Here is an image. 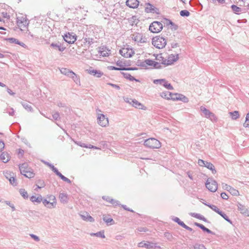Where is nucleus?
I'll return each instance as SVG.
<instances>
[{"label": "nucleus", "instance_id": "1", "mask_svg": "<svg viewBox=\"0 0 249 249\" xmlns=\"http://www.w3.org/2000/svg\"><path fill=\"white\" fill-rule=\"evenodd\" d=\"M178 59V54L177 53L170 52L163 55L162 54H158L156 57L157 61L164 65H170L177 61Z\"/></svg>", "mask_w": 249, "mask_h": 249}, {"label": "nucleus", "instance_id": "32", "mask_svg": "<svg viewBox=\"0 0 249 249\" xmlns=\"http://www.w3.org/2000/svg\"><path fill=\"white\" fill-rule=\"evenodd\" d=\"M171 94V92L168 91H163L161 93L160 96L162 98H163L166 100H170Z\"/></svg>", "mask_w": 249, "mask_h": 249}, {"label": "nucleus", "instance_id": "51", "mask_svg": "<svg viewBox=\"0 0 249 249\" xmlns=\"http://www.w3.org/2000/svg\"><path fill=\"white\" fill-rule=\"evenodd\" d=\"M107 84L115 89H120V87L117 85H115V84H111V83H108Z\"/></svg>", "mask_w": 249, "mask_h": 249}, {"label": "nucleus", "instance_id": "41", "mask_svg": "<svg viewBox=\"0 0 249 249\" xmlns=\"http://www.w3.org/2000/svg\"><path fill=\"white\" fill-rule=\"evenodd\" d=\"M230 114L232 118L234 120L237 119L239 117V112L237 111H235L233 112H231Z\"/></svg>", "mask_w": 249, "mask_h": 249}, {"label": "nucleus", "instance_id": "40", "mask_svg": "<svg viewBox=\"0 0 249 249\" xmlns=\"http://www.w3.org/2000/svg\"><path fill=\"white\" fill-rule=\"evenodd\" d=\"M231 7L233 11L236 14L241 12V8L235 5H232Z\"/></svg>", "mask_w": 249, "mask_h": 249}, {"label": "nucleus", "instance_id": "42", "mask_svg": "<svg viewBox=\"0 0 249 249\" xmlns=\"http://www.w3.org/2000/svg\"><path fill=\"white\" fill-rule=\"evenodd\" d=\"M111 70H134V69H133V68L126 69L125 67H111Z\"/></svg>", "mask_w": 249, "mask_h": 249}, {"label": "nucleus", "instance_id": "29", "mask_svg": "<svg viewBox=\"0 0 249 249\" xmlns=\"http://www.w3.org/2000/svg\"><path fill=\"white\" fill-rule=\"evenodd\" d=\"M0 159L2 162L6 163L10 160V156L7 153L3 152L0 156Z\"/></svg>", "mask_w": 249, "mask_h": 249}, {"label": "nucleus", "instance_id": "56", "mask_svg": "<svg viewBox=\"0 0 249 249\" xmlns=\"http://www.w3.org/2000/svg\"><path fill=\"white\" fill-rule=\"evenodd\" d=\"M122 62L121 61H118L116 63L117 66H118V67H124V66L121 64Z\"/></svg>", "mask_w": 249, "mask_h": 249}, {"label": "nucleus", "instance_id": "36", "mask_svg": "<svg viewBox=\"0 0 249 249\" xmlns=\"http://www.w3.org/2000/svg\"><path fill=\"white\" fill-rule=\"evenodd\" d=\"M175 221L178 223L179 225L181 226L182 227L185 228L186 229L189 230L191 229L190 228L186 225L183 222L181 221L178 218H176Z\"/></svg>", "mask_w": 249, "mask_h": 249}, {"label": "nucleus", "instance_id": "22", "mask_svg": "<svg viewBox=\"0 0 249 249\" xmlns=\"http://www.w3.org/2000/svg\"><path fill=\"white\" fill-rule=\"evenodd\" d=\"M110 50H109L108 48L106 47H103L100 48L99 51V54L102 56H108L110 54Z\"/></svg>", "mask_w": 249, "mask_h": 249}, {"label": "nucleus", "instance_id": "58", "mask_svg": "<svg viewBox=\"0 0 249 249\" xmlns=\"http://www.w3.org/2000/svg\"><path fill=\"white\" fill-rule=\"evenodd\" d=\"M14 176H12L10 174L6 173L5 177L9 180V178L10 177H13Z\"/></svg>", "mask_w": 249, "mask_h": 249}, {"label": "nucleus", "instance_id": "33", "mask_svg": "<svg viewBox=\"0 0 249 249\" xmlns=\"http://www.w3.org/2000/svg\"><path fill=\"white\" fill-rule=\"evenodd\" d=\"M84 43L85 45L89 46L93 43V39L92 38L86 37L84 39Z\"/></svg>", "mask_w": 249, "mask_h": 249}, {"label": "nucleus", "instance_id": "43", "mask_svg": "<svg viewBox=\"0 0 249 249\" xmlns=\"http://www.w3.org/2000/svg\"><path fill=\"white\" fill-rule=\"evenodd\" d=\"M9 181L10 183L13 185H16L17 184V180L14 176L10 177L9 178Z\"/></svg>", "mask_w": 249, "mask_h": 249}, {"label": "nucleus", "instance_id": "11", "mask_svg": "<svg viewBox=\"0 0 249 249\" xmlns=\"http://www.w3.org/2000/svg\"><path fill=\"white\" fill-rule=\"evenodd\" d=\"M64 40L69 44H73L77 39V36L73 33H67L63 36Z\"/></svg>", "mask_w": 249, "mask_h": 249}, {"label": "nucleus", "instance_id": "17", "mask_svg": "<svg viewBox=\"0 0 249 249\" xmlns=\"http://www.w3.org/2000/svg\"><path fill=\"white\" fill-rule=\"evenodd\" d=\"M158 9L153 5L146 3L145 4V12L147 13H158Z\"/></svg>", "mask_w": 249, "mask_h": 249}, {"label": "nucleus", "instance_id": "24", "mask_svg": "<svg viewBox=\"0 0 249 249\" xmlns=\"http://www.w3.org/2000/svg\"><path fill=\"white\" fill-rule=\"evenodd\" d=\"M201 110L204 114L205 117L207 118H210L211 119H212L213 118L215 119V116H214V115L213 113H211L209 110L207 109L206 108L204 107H201Z\"/></svg>", "mask_w": 249, "mask_h": 249}, {"label": "nucleus", "instance_id": "28", "mask_svg": "<svg viewBox=\"0 0 249 249\" xmlns=\"http://www.w3.org/2000/svg\"><path fill=\"white\" fill-rule=\"evenodd\" d=\"M82 219L87 221L93 222L94 219L88 213L84 212L81 215Z\"/></svg>", "mask_w": 249, "mask_h": 249}, {"label": "nucleus", "instance_id": "19", "mask_svg": "<svg viewBox=\"0 0 249 249\" xmlns=\"http://www.w3.org/2000/svg\"><path fill=\"white\" fill-rule=\"evenodd\" d=\"M126 5L131 8H136L139 5V1L138 0H127Z\"/></svg>", "mask_w": 249, "mask_h": 249}, {"label": "nucleus", "instance_id": "50", "mask_svg": "<svg viewBox=\"0 0 249 249\" xmlns=\"http://www.w3.org/2000/svg\"><path fill=\"white\" fill-rule=\"evenodd\" d=\"M221 196L223 199H228V196L225 193H222L221 194Z\"/></svg>", "mask_w": 249, "mask_h": 249}, {"label": "nucleus", "instance_id": "6", "mask_svg": "<svg viewBox=\"0 0 249 249\" xmlns=\"http://www.w3.org/2000/svg\"><path fill=\"white\" fill-rule=\"evenodd\" d=\"M160 63L159 61L155 62L150 59H146L142 63L141 66L147 69L159 68Z\"/></svg>", "mask_w": 249, "mask_h": 249}, {"label": "nucleus", "instance_id": "21", "mask_svg": "<svg viewBox=\"0 0 249 249\" xmlns=\"http://www.w3.org/2000/svg\"><path fill=\"white\" fill-rule=\"evenodd\" d=\"M132 38L133 40L137 42H144L142 36L140 33H136L132 35Z\"/></svg>", "mask_w": 249, "mask_h": 249}, {"label": "nucleus", "instance_id": "20", "mask_svg": "<svg viewBox=\"0 0 249 249\" xmlns=\"http://www.w3.org/2000/svg\"><path fill=\"white\" fill-rule=\"evenodd\" d=\"M138 246L140 248H145L148 249H152L155 247L154 244L149 242L142 241L139 243Z\"/></svg>", "mask_w": 249, "mask_h": 249}, {"label": "nucleus", "instance_id": "57", "mask_svg": "<svg viewBox=\"0 0 249 249\" xmlns=\"http://www.w3.org/2000/svg\"><path fill=\"white\" fill-rule=\"evenodd\" d=\"M104 220L107 223L110 222L113 220L112 219H111V218H108V219H106L105 217H104Z\"/></svg>", "mask_w": 249, "mask_h": 249}, {"label": "nucleus", "instance_id": "61", "mask_svg": "<svg viewBox=\"0 0 249 249\" xmlns=\"http://www.w3.org/2000/svg\"><path fill=\"white\" fill-rule=\"evenodd\" d=\"M193 215L195 217L199 218V215L198 214H194Z\"/></svg>", "mask_w": 249, "mask_h": 249}, {"label": "nucleus", "instance_id": "53", "mask_svg": "<svg viewBox=\"0 0 249 249\" xmlns=\"http://www.w3.org/2000/svg\"><path fill=\"white\" fill-rule=\"evenodd\" d=\"M2 16L3 18H5L9 19L10 18V16L9 15H8L7 13L6 12L2 13Z\"/></svg>", "mask_w": 249, "mask_h": 249}, {"label": "nucleus", "instance_id": "55", "mask_svg": "<svg viewBox=\"0 0 249 249\" xmlns=\"http://www.w3.org/2000/svg\"><path fill=\"white\" fill-rule=\"evenodd\" d=\"M31 236L35 240L37 241H38L39 240V238L35 235H34V234H31Z\"/></svg>", "mask_w": 249, "mask_h": 249}, {"label": "nucleus", "instance_id": "30", "mask_svg": "<svg viewBox=\"0 0 249 249\" xmlns=\"http://www.w3.org/2000/svg\"><path fill=\"white\" fill-rule=\"evenodd\" d=\"M61 71L62 73H64L66 75V74L68 75L69 74H70L71 76V77L73 79H74V78L75 77V78H77L78 79H79V78L76 75V74L72 71L67 70L66 69H63L62 70H61Z\"/></svg>", "mask_w": 249, "mask_h": 249}, {"label": "nucleus", "instance_id": "38", "mask_svg": "<svg viewBox=\"0 0 249 249\" xmlns=\"http://www.w3.org/2000/svg\"><path fill=\"white\" fill-rule=\"evenodd\" d=\"M51 46L53 47V48H57L58 50L59 51H60V52L64 51L65 50V48H66L64 47L59 46L57 44H54V43L51 44Z\"/></svg>", "mask_w": 249, "mask_h": 249}, {"label": "nucleus", "instance_id": "52", "mask_svg": "<svg viewBox=\"0 0 249 249\" xmlns=\"http://www.w3.org/2000/svg\"><path fill=\"white\" fill-rule=\"evenodd\" d=\"M4 143L2 142V141H0V151H2L3 148H4Z\"/></svg>", "mask_w": 249, "mask_h": 249}, {"label": "nucleus", "instance_id": "16", "mask_svg": "<svg viewBox=\"0 0 249 249\" xmlns=\"http://www.w3.org/2000/svg\"><path fill=\"white\" fill-rule=\"evenodd\" d=\"M187 98L182 94L178 93H171L170 100L173 101H185Z\"/></svg>", "mask_w": 249, "mask_h": 249}, {"label": "nucleus", "instance_id": "54", "mask_svg": "<svg viewBox=\"0 0 249 249\" xmlns=\"http://www.w3.org/2000/svg\"><path fill=\"white\" fill-rule=\"evenodd\" d=\"M196 249H206L205 246L203 245H199L196 247Z\"/></svg>", "mask_w": 249, "mask_h": 249}, {"label": "nucleus", "instance_id": "46", "mask_svg": "<svg viewBox=\"0 0 249 249\" xmlns=\"http://www.w3.org/2000/svg\"><path fill=\"white\" fill-rule=\"evenodd\" d=\"M180 15L182 17H188L189 16L190 13L187 10H182L180 12Z\"/></svg>", "mask_w": 249, "mask_h": 249}, {"label": "nucleus", "instance_id": "27", "mask_svg": "<svg viewBox=\"0 0 249 249\" xmlns=\"http://www.w3.org/2000/svg\"><path fill=\"white\" fill-rule=\"evenodd\" d=\"M31 201L33 203H40L41 201L43 202L42 196L40 195L37 196H33L30 197Z\"/></svg>", "mask_w": 249, "mask_h": 249}, {"label": "nucleus", "instance_id": "47", "mask_svg": "<svg viewBox=\"0 0 249 249\" xmlns=\"http://www.w3.org/2000/svg\"><path fill=\"white\" fill-rule=\"evenodd\" d=\"M218 214H220L222 217H223L226 220L230 221V220L228 219V216L226 214L222 213L221 211H220V213Z\"/></svg>", "mask_w": 249, "mask_h": 249}, {"label": "nucleus", "instance_id": "14", "mask_svg": "<svg viewBox=\"0 0 249 249\" xmlns=\"http://www.w3.org/2000/svg\"><path fill=\"white\" fill-rule=\"evenodd\" d=\"M98 123L99 125L103 127H106L108 124V120L107 118L103 114H100L98 116Z\"/></svg>", "mask_w": 249, "mask_h": 249}, {"label": "nucleus", "instance_id": "48", "mask_svg": "<svg viewBox=\"0 0 249 249\" xmlns=\"http://www.w3.org/2000/svg\"><path fill=\"white\" fill-rule=\"evenodd\" d=\"M18 155L19 157H22L24 154V150L21 149H18L17 150Z\"/></svg>", "mask_w": 249, "mask_h": 249}, {"label": "nucleus", "instance_id": "23", "mask_svg": "<svg viewBox=\"0 0 249 249\" xmlns=\"http://www.w3.org/2000/svg\"><path fill=\"white\" fill-rule=\"evenodd\" d=\"M130 104L136 108L144 110L146 109V107L136 100H133Z\"/></svg>", "mask_w": 249, "mask_h": 249}, {"label": "nucleus", "instance_id": "4", "mask_svg": "<svg viewBox=\"0 0 249 249\" xmlns=\"http://www.w3.org/2000/svg\"><path fill=\"white\" fill-rule=\"evenodd\" d=\"M152 44L154 47L158 49H162L167 44L166 40L160 36H157L153 38Z\"/></svg>", "mask_w": 249, "mask_h": 249}, {"label": "nucleus", "instance_id": "59", "mask_svg": "<svg viewBox=\"0 0 249 249\" xmlns=\"http://www.w3.org/2000/svg\"><path fill=\"white\" fill-rule=\"evenodd\" d=\"M187 174L188 175V177L189 178L191 179H193V176L191 175L190 173L189 172H187Z\"/></svg>", "mask_w": 249, "mask_h": 249}, {"label": "nucleus", "instance_id": "3", "mask_svg": "<svg viewBox=\"0 0 249 249\" xmlns=\"http://www.w3.org/2000/svg\"><path fill=\"white\" fill-rule=\"evenodd\" d=\"M19 168L21 174L28 178L34 177L35 173L33 170L29 167L27 163H23L19 165Z\"/></svg>", "mask_w": 249, "mask_h": 249}, {"label": "nucleus", "instance_id": "2", "mask_svg": "<svg viewBox=\"0 0 249 249\" xmlns=\"http://www.w3.org/2000/svg\"><path fill=\"white\" fill-rule=\"evenodd\" d=\"M119 53L122 56L126 58L132 57L135 54L134 49L127 44L124 45L120 49Z\"/></svg>", "mask_w": 249, "mask_h": 249}, {"label": "nucleus", "instance_id": "44", "mask_svg": "<svg viewBox=\"0 0 249 249\" xmlns=\"http://www.w3.org/2000/svg\"><path fill=\"white\" fill-rule=\"evenodd\" d=\"M244 126L245 127H249V112L247 114L246 121L244 124Z\"/></svg>", "mask_w": 249, "mask_h": 249}, {"label": "nucleus", "instance_id": "5", "mask_svg": "<svg viewBox=\"0 0 249 249\" xmlns=\"http://www.w3.org/2000/svg\"><path fill=\"white\" fill-rule=\"evenodd\" d=\"M144 145L150 148H159L161 143L159 141L154 138L148 139L145 141Z\"/></svg>", "mask_w": 249, "mask_h": 249}, {"label": "nucleus", "instance_id": "45", "mask_svg": "<svg viewBox=\"0 0 249 249\" xmlns=\"http://www.w3.org/2000/svg\"><path fill=\"white\" fill-rule=\"evenodd\" d=\"M91 235H96L97 236H100L102 238H105V236L104 235V231H100L99 232L96 233H91Z\"/></svg>", "mask_w": 249, "mask_h": 249}, {"label": "nucleus", "instance_id": "10", "mask_svg": "<svg viewBox=\"0 0 249 249\" xmlns=\"http://www.w3.org/2000/svg\"><path fill=\"white\" fill-rule=\"evenodd\" d=\"M206 187L211 192H215L218 188L216 181L212 178H208L206 183Z\"/></svg>", "mask_w": 249, "mask_h": 249}, {"label": "nucleus", "instance_id": "12", "mask_svg": "<svg viewBox=\"0 0 249 249\" xmlns=\"http://www.w3.org/2000/svg\"><path fill=\"white\" fill-rule=\"evenodd\" d=\"M198 164L200 166H205L211 170L213 174H215L216 173V171L214 168V165L211 162L205 161L202 160H198Z\"/></svg>", "mask_w": 249, "mask_h": 249}, {"label": "nucleus", "instance_id": "26", "mask_svg": "<svg viewBox=\"0 0 249 249\" xmlns=\"http://www.w3.org/2000/svg\"><path fill=\"white\" fill-rule=\"evenodd\" d=\"M52 169L56 173V174L57 176H58L63 181L69 183H71V180L69 178L62 175L59 172H58V171L53 166H52Z\"/></svg>", "mask_w": 249, "mask_h": 249}, {"label": "nucleus", "instance_id": "8", "mask_svg": "<svg viewBox=\"0 0 249 249\" xmlns=\"http://www.w3.org/2000/svg\"><path fill=\"white\" fill-rule=\"evenodd\" d=\"M43 203L46 207L50 208H53L56 203V198L54 196L50 195L43 200Z\"/></svg>", "mask_w": 249, "mask_h": 249}, {"label": "nucleus", "instance_id": "37", "mask_svg": "<svg viewBox=\"0 0 249 249\" xmlns=\"http://www.w3.org/2000/svg\"><path fill=\"white\" fill-rule=\"evenodd\" d=\"M6 40L9 41L11 43H16L22 46V45L16 38H8L5 39Z\"/></svg>", "mask_w": 249, "mask_h": 249}, {"label": "nucleus", "instance_id": "31", "mask_svg": "<svg viewBox=\"0 0 249 249\" xmlns=\"http://www.w3.org/2000/svg\"><path fill=\"white\" fill-rule=\"evenodd\" d=\"M59 198L62 203H66L68 200V195L64 193H61L59 195Z\"/></svg>", "mask_w": 249, "mask_h": 249}, {"label": "nucleus", "instance_id": "9", "mask_svg": "<svg viewBox=\"0 0 249 249\" xmlns=\"http://www.w3.org/2000/svg\"><path fill=\"white\" fill-rule=\"evenodd\" d=\"M162 24L161 22L154 21L150 24L149 29L152 33H158L162 30Z\"/></svg>", "mask_w": 249, "mask_h": 249}, {"label": "nucleus", "instance_id": "39", "mask_svg": "<svg viewBox=\"0 0 249 249\" xmlns=\"http://www.w3.org/2000/svg\"><path fill=\"white\" fill-rule=\"evenodd\" d=\"M20 195L24 198H28V195L27 191L24 189H21L19 190Z\"/></svg>", "mask_w": 249, "mask_h": 249}, {"label": "nucleus", "instance_id": "63", "mask_svg": "<svg viewBox=\"0 0 249 249\" xmlns=\"http://www.w3.org/2000/svg\"><path fill=\"white\" fill-rule=\"evenodd\" d=\"M0 30H5V28H4L3 27H0Z\"/></svg>", "mask_w": 249, "mask_h": 249}, {"label": "nucleus", "instance_id": "25", "mask_svg": "<svg viewBox=\"0 0 249 249\" xmlns=\"http://www.w3.org/2000/svg\"><path fill=\"white\" fill-rule=\"evenodd\" d=\"M52 169L56 173V174L57 176H58L63 181L69 183H71V180L69 178L62 175L59 172H58V171L53 166H52Z\"/></svg>", "mask_w": 249, "mask_h": 249}, {"label": "nucleus", "instance_id": "62", "mask_svg": "<svg viewBox=\"0 0 249 249\" xmlns=\"http://www.w3.org/2000/svg\"><path fill=\"white\" fill-rule=\"evenodd\" d=\"M0 86L2 87H5L6 86L5 84L0 82Z\"/></svg>", "mask_w": 249, "mask_h": 249}, {"label": "nucleus", "instance_id": "13", "mask_svg": "<svg viewBox=\"0 0 249 249\" xmlns=\"http://www.w3.org/2000/svg\"><path fill=\"white\" fill-rule=\"evenodd\" d=\"M153 83L156 85H162L168 89L172 90L174 89L173 86L164 79L154 80Z\"/></svg>", "mask_w": 249, "mask_h": 249}, {"label": "nucleus", "instance_id": "49", "mask_svg": "<svg viewBox=\"0 0 249 249\" xmlns=\"http://www.w3.org/2000/svg\"><path fill=\"white\" fill-rule=\"evenodd\" d=\"M211 208L217 213H220V210L216 206H213Z\"/></svg>", "mask_w": 249, "mask_h": 249}, {"label": "nucleus", "instance_id": "35", "mask_svg": "<svg viewBox=\"0 0 249 249\" xmlns=\"http://www.w3.org/2000/svg\"><path fill=\"white\" fill-rule=\"evenodd\" d=\"M123 76L126 79H129L130 81L135 80L136 81H139L138 80L136 79L134 77L131 76L130 74L126 72H122Z\"/></svg>", "mask_w": 249, "mask_h": 249}, {"label": "nucleus", "instance_id": "64", "mask_svg": "<svg viewBox=\"0 0 249 249\" xmlns=\"http://www.w3.org/2000/svg\"><path fill=\"white\" fill-rule=\"evenodd\" d=\"M181 1H182L183 3H185V0H180Z\"/></svg>", "mask_w": 249, "mask_h": 249}, {"label": "nucleus", "instance_id": "18", "mask_svg": "<svg viewBox=\"0 0 249 249\" xmlns=\"http://www.w3.org/2000/svg\"><path fill=\"white\" fill-rule=\"evenodd\" d=\"M86 71L89 74L92 75L98 78L101 77L104 74L103 72L99 70H94L91 67H90L89 69L87 70Z\"/></svg>", "mask_w": 249, "mask_h": 249}, {"label": "nucleus", "instance_id": "34", "mask_svg": "<svg viewBox=\"0 0 249 249\" xmlns=\"http://www.w3.org/2000/svg\"><path fill=\"white\" fill-rule=\"evenodd\" d=\"M195 225L197 227L200 228L203 231H206L208 233H211V231L208 229V228H206L204 225H203L201 224L198 223H195Z\"/></svg>", "mask_w": 249, "mask_h": 249}, {"label": "nucleus", "instance_id": "60", "mask_svg": "<svg viewBox=\"0 0 249 249\" xmlns=\"http://www.w3.org/2000/svg\"><path fill=\"white\" fill-rule=\"evenodd\" d=\"M7 91H8V92L9 94H11V95H13V94H14V93L12 92V91H11V89H8Z\"/></svg>", "mask_w": 249, "mask_h": 249}, {"label": "nucleus", "instance_id": "15", "mask_svg": "<svg viewBox=\"0 0 249 249\" xmlns=\"http://www.w3.org/2000/svg\"><path fill=\"white\" fill-rule=\"evenodd\" d=\"M222 187L224 189L229 191L232 195L236 196L239 195V191L237 190L227 184H223Z\"/></svg>", "mask_w": 249, "mask_h": 249}, {"label": "nucleus", "instance_id": "7", "mask_svg": "<svg viewBox=\"0 0 249 249\" xmlns=\"http://www.w3.org/2000/svg\"><path fill=\"white\" fill-rule=\"evenodd\" d=\"M17 24L21 30H25L28 25L26 17L22 15H19L17 17Z\"/></svg>", "mask_w": 249, "mask_h": 249}]
</instances>
